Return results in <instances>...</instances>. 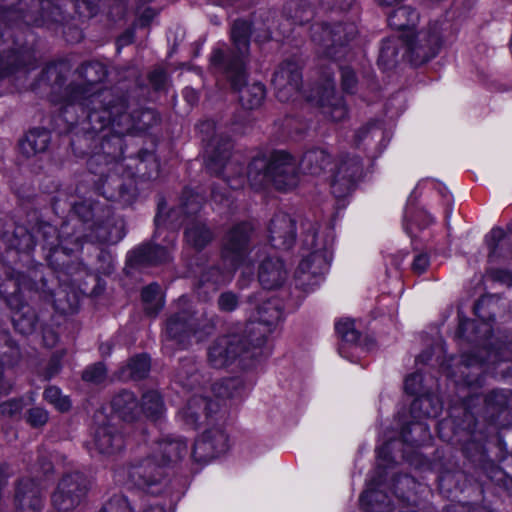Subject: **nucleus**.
<instances>
[{
	"instance_id": "obj_1",
	"label": "nucleus",
	"mask_w": 512,
	"mask_h": 512,
	"mask_svg": "<svg viewBox=\"0 0 512 512\" xmlns=\"http://www.w3.org/2000/svg\"><path fill=\"white\" fill-rule=\"evenodd\" d=\"M423 375L419 372L408 375L404 382L407 394L418 395L411 403L409 419L399 416L401 431L398 438H387L377 448L378 479H370L366 490L360 497L361 506L369 512H391L393 505L386 494V477L388 469L398 459H404L411 465L420 468L421 455L417 449L431 439L425 420L437 417L442 411V402L435 394L424 391Z\"/></svg>"
},
{
	"instance_id": "obj_2",
	"label": "nucleus",
	"mask_w": 512,
	"mask_h": 512,
	"mask_svg": "<svg viewBox=\"0 0 512 512\" xmlns=\"http://www.w3.org/2000/svg\"><path fill=\"white\" fill-rule=\"evenodd\" d=\"M202 140L207 142V153H211L207 160V168L223 177V181L232 189L242 188L246 182L254 189L273 186L278 191L287 192L294 189L299 183V172L295 159L287 152L278 150L270 157H256L248 166L247 175H243L239 156L229 157V145L222 146L217 139L216 124L213 120H206L198 125Z\"/></svg>"
},
{
	"instance_id": "obj_3",
	"label": "nucleus",
	"mask_w": 512,
	"mask_h": 512,
	"mask_svg": "<svg viewBox=\"0 0 512 512\" xmlns=\"http://www.w3.org/2000/svg\"><path fill=\"white\" fill-rule=\"evenodd\" d=\"M252 232L249 223H241L227 234L222 249V264L204 272L199 282V289L215 292L221 285L229 283L236 269L241 270V282L253 279L252 258H261L258 269V281L264 289H277L287 280L288 272L283 261L276 257L253 249L247 255L248 242Z\"/></svg>"
},
{
	"instance_id": "obj_4",
	"label": "nucleus",
	"mask_w": 512,
	"mask_h": 512,
	"mask_svg": "<svg viewBox=\"0 0 512 512\" xmlns=\"http://www.w3.org/2000/svg\"><path fill=\"white\" fill-rule=\"evenodd\" d=\"M255 311L245 325L243 335L228 334L217 338L208 349V361L214 368H224L238 358L255 359L269 352L267 342L283 317L278 299L250 298Z\"/></svg>"
},
{
	"instance_id": "obj_5",
	"label": "nucleus",
	"mask_w": 512,
	"mask_h": 512,
	"mask_svg": "<svg viewBox=\"0 0 512 512\" xmlns=\"http://www.w3.org/2000/svg\"><path fill=\"white\" fill-rule=\"evenodd\" d=\"M188 452L187 441L182 436H162L150 446L145 456L118 468L114 473V480L128 489L158 493L162 488L164 468L178 463Z\"/></svg>"
},
{
	"instance_id": "obj_6",
	"label": "nucleus",
	"mask_w": 512,
	"mask_h": 512,
	"mask_svg": "<svg viewBox=\"0 0 512 512\" xmlns=\"http://www.w3.org/2000/svg\"><path fill=\"white\" fill-rule=\"evenodd\" d=\"M251 25L246 20L234 21L231 38L236 54H231L224 43H219L210 56V67L214 73L223 75L233 90L239 93L243 107L254 109L259 107L265 97V88L260 82L245 83V57L248 53Z\"/></svg>"
},
{
	"instance_id": "obj_7",
	"label": "nucleus",
	"mask_w": 512,
	"mask_h": 512,
	"mask_svg": "<svg viewBox=\"0 0 512 512\" xmlns=\"http://www.w3.org/2000/svg\"><path fill=\"white\" fill-rule=\"evenodd\" d=\"M79 73L86 80V85L71 89L64 113L70 107L80 106L87 111V119L95 132H100L110 125L118 126L122 119L127 118L124 114V100L115 97L111 90L96 88V84L106 76L105 67L101 63L90 62L83 65Z\"/></svg>"
},
{
	"instance_id": "obj_8",
	"label": "nucleus",
	"mask_w": 512,
	"mask_h": 512,
	"mask_svg": "<svg viewBox=\"0 0 512 512\" xmlns=\"http://www.w3.org/2000/svg\"><path fill=\"white\" fill-rule=\"evenodd\" d=\"M335 242L334 229L311 221L302 223L300 262L295 271V285L304 293L314 292L328 271Z\"/></svg>"
},
{
	"instance_id": "obj_9",
	"label": "nucleus",
	"mask_w": 512,
	"mask_h": 512,
	"mask_svg": "<svg viewBox=\"0 0 512 512\" xmlns=\"http://www.w3.org/2000/svg\"><path fill=\"white\" fill-rule=\"evenodd\" d=\"M200 375L197 372L189 373L180 371L176 376V382L186 389L190 395L185 405L178 411V422L188 430H197L203 425H210L215 414L220 408V399L233 398L240 395L241 380L229 378L213 384L211 390L216 400L208 399L204 395V387L195 386Z\"/></svg>"
},
{
	"instance_id": "obj_10",
	"label": "nucleus",
	"mask_w": 512,
	"mask_h": 512,
	"mask_svg": "<svg viewBox=\"0 0 512 512\" xmlns=\"http://www.w3.org/2000/svg\"><path fill=\"white\" fill-rule=\"evenodd\" d=\"M299 165L303 173L323 176L324 179L329 180L332 193L337 198L349 194L361 174L358 159L341 157L333 163L325 148L306 151Z\"/></svg>"
},
{
	"instance_id": "obj_11",
	"label": "nucleus",
	"mask_w": 512,
	"mask_h": 512,
	"mask_svg": "<svg viewBox=\"0 0 512 512\" xmlns=\"http://www.w3.org/2000/svg\"><path fill=\"white\" fill-rule=\"evenodd\" d=\"M424 198L427 204L433 206V200L438 199L450 209L452 196L447 188L440 182L432 179H423L419 181L408 197L404 210V228L406 232L413 236L416 229H424L434 222V218L424 209L418 207V201Z\"/></svg>"
},
{
	"instance_id": "obj_12",
	"label": "nucleus",
	"mask_w": 512,
	"mask_h": 512,
	"mask_svg": "<svg viewBox=\"0 0 512 512\" xmlns=\"http://www.w3.org/2000/svg\"><path fill=\"white\" fill-rule=\"evenodd\" d=\"M444 25L447 26L446 23L435 22L417 32L402 33V57L413 65H421L434 58L451 35V32L446 33Z\"/></svg>"
},
{
	"instance_id": "obj_13",
	"label": "nucleus",
	"mask_w": 512,
	"mask_h": 512,
	"mask_svg": "<svg viewBox=\"0 0 512 512\" xmlns=\"http://www.w3.org/2000/svg\"><path fill=\"white\" fill-rule=\"evenodd\" d=\"M166 205L164 202L158 204V211L155 216L156 230L153 235L154 244H147L140 246L127 255V267L136 268L149 264H158L166 262L171 257L172 249L176 241V234L174 231H168L163 237L164 245L158 243L162 234L165 232L164 228L168 222H172L174 211L169 215L165 214Z\"/></svg>"
},
{
	"instance_id": "obj_14",
	"label": "nucleus",
	"mask_w": 512,
	"mask_h": 512,
	"mask_svg": "<svg viewBox=\"0 0 512 512\" xmlns=\"http://www.w3.org/2000/svg\"><path fill=\"white\" fill-rule=\"evenodd\" d=\"M111 408L113 413L124 421L138 420L141 415L157 421L163 417L165 411L162 398L157 391L146 392L140 406L132 392L123 391L113 398Z\"/></svg>"
},
{
	"instance_id": "obj_15",
	"label": "nucleus",
	"mask_w": 512,
	"mask_h": 512,
	"mask_svg": "<svg viewBox=\"0 0 512 512\" xmlns=\"http://www.w3.org/2000/svg\"><path fill=\"white\" fill-rule=\"evenodd\" d=\"M178 311L172 315L167 323L164 333V348L169 349L174 346L185 348L191 337L201 340L198 336L197 322L194 317L195 311L186 296L179 298L177 302Z\"/></svg>"
},
{
	"instance_id": "obj_16",
	"label": "nucleus",
	"mask_w": 512,
	"mask_h": 512,
	"mask_svg": "<svg viewBox=\"0 0 512 512\" xmlns=\"http://www.w3.org/2000/svg\"><path fill=\"white\" fill-rule=\"evenodd\" d=\"M357 34L355 24H338L334 28L328 25L313 24L312 40L323 46L324 53L333 60H339L345 51L344 43L352 40Z\"/></svg>"
},
{
	"instance_id": "obj_17",
	"label": "nucleus",
	"mask_w": 512,
	"mask_h": 512,
	"mask_svg": "<svg viewBox=\"0 0 512 512\" xmlns=\"http://www.w3.org/2000/svg\"><path fill=\"white\" fill-rule=\"evenodd\" d=\"M309 101L321 109V113L329 120L340 122L347 118L348 108L344 99L336 94L334 82L327 77L315 95L308 96Z\"/></svg>"
},
{
	"instance_id": "obj_18",
	"label": "nucleus",
	"mask_w": 512,
	"mask_h": 512,
	"mask_svg": "<svg viewBox=\"0 0 512 512\" xmlns=\"http://www.w3.org/2000/svg\"><path fill=\"white\" fill-rule=\"evenodd\" d=\"M86 491L87 484L82 474L77 472L67 475L52 496L53 505L59 511H69L80 503Z\"/></svg>"
},
{
	"instance_id": "obj_19",
	"label": "nucleus",
	"mask_w": 512,
	"mask_h": 512,
	"mask_svg": "<svg viewBox=\"0 0 512 512\" xmlns=\"http://www.w3.org/2000/svg\"><path fill=\"white\" fill-rule=\"evenodd\" d=\"M301 80L302 76L298 63L295 61L284 62L272 79L276 97L282 102L295 99L301 93Z\"/></svg>"
},
{
	"instance_id": "obj_20",
	"label": "nucleus",
	"mask_w": 512,
	"mask_h": 512,
	"mask_svg": "<svg viewBox=\"0 0 512 512\" xmlns=\"http://www.w3.org/2000/svg\"><path fill=\"white\" fill-rule=\"evenodd\" d=\"M228 449V437L219 427L206 429L195 441L191 456L197 462H206L218 457Z\"/></svg>"
},
{
	"instance_id": "obj_21",
	"label": "nucleus",
	"mask_w": 512,
	"mask_h": 512,
	"mask_svg": "<svg viewBox=\"0 0 512 512\" xmlns=\"http://www.w3.org/2000/svg\"><path fill=\"white\" fill-rule=\"evenodd\" d=\"M43 237L45 245L51 252L48 256L50 262H52L51 258L53 256L58 257L60 253L68 255L82 246V236L78 234V232L71 233L69 223H64L60 231H56V229L50 225H45L43 227Z\"/></svg>"
},
{
	"instance_id": "obj_22",
	"label": "nucleus",
	"mask_w": 512,
	"mask_h": 512,
	"mask_svg": "<svg viewBox=\"0 0 512 512\" xmlns=\"http://www.w3.org/2000/svg\"><path fill=\"white\" fill-rule=\"evenodd\" d=\"M125 446L122 433L114 425L107 423L94 429L86 447L91 454L112 455L121 451Z\"/></svg>"
},
{
	"instance_id": "obj_23",
	"label": "nucleus",
	"mask_w": 512,
	"mask_h": 512,
	"mask_svg": "<svg viewBox=\"0 0 512 512\" xmlns=\"http://www.w3.org/2000/svg\"><path fill=\"white\" fill-rule=\"evenodd\" d=\"M268 237L276 249H289L295 241L294 220L284 212H278L268 226Z\"/></svg>"
},
{
	"instance_id": "obj_24",
	"label": "nucleus",
	"mask_w": 512,
	"mask_h": 512,
	"mask_svg": "<svg viewBox=\"0 0 512 512\" xmlns=\"http://www.w3.org/2000/svg\"><path fill=\"white\" fill-rule=\"evenodd\" d=\"M149 158L153 159V166L155 172H143L147 168V159H135V158H121L106 156V165L109 166V171H114L116 174L122 177L134 176L136 173L141 174L142 177L151 179L157 176L158 164L156 163L153 155H149Z\"/></svg>"
},
{
	"instance_id": "obj_25",
	"label": "nucleus",
	"mask_w": 512,
	"mask_h": 512,
	"mask_svg": "<svg viewBox=\"0 0 512 512\" xmlns=\"http://www.w3.org/2000/svg\"><path fill=\"white\" fill-rule=\"evenodd\" d=\"M335 330L342 343L339 346V354L350 361H355V354H358L362 348L358 344L360 334L355 328L353 320L345 318L340 319L335 324Z\"/></svg>"
},
{
	"instance_id": "obj_26",
	"label": "nucleus",
	"mask_w": 512,
	"mask_h": 512,
	"mask_svg": "<svg viewBox=\"0 0 512 512\" xmlns=\"http://www.w3.org/2000/svg\"><path fill=\"white\" fill-rule=\"evenodd\" d=\"M15 499L20 512H38L42 499L38 486L33 480H22L16 489Z\"/></svg>"
},
{
	"instance_id": "obj_27",
	"label": "nucleus",
	"mask_w": 512,
	"mask_h": 512,
	"mask_svg": "<svg viewBox=\"0 0 512 512\" xmlns=\"http://www.w3.org/2000/svg\"><path fill=\"white\" fill-rule=\"evenodd\" d=\"M91 232L84 237L89 241L101 242L107 244H115L123 239L125 236L124 221L117 219L110 224H95L89 225Z\"/></svg>"
},
{
	"instance_id": "obj_28",
	"label": "nucleus",
	"mask_w": 512,
	"mask_h": 512,
	"mask_svg": "<svg viewBox=\"0 0 512 512\" xmlns=\"http://www.w3.org/2000/svg\"><path fill=\"white\" fill-rule=\"evenodd\" d=\"M50 142V134L45 129H31L20 141L19 147L22 154L27 157L45 151Z\"/></svg>"
},
{
	"instance_id": "obj_29",
	"label": "nucleus",
	"mask_w": 512,
	"mask_h": 512,
	"mask_svg": "<svg viewBox=\"0 0 512 512\" xmlns=\"http://www.w3.org/2000/svg\"><path fill=\"white\" fill-rule=\"evenodd\" d=\"M419 20V14L410 6L395 9L388 18L391 28L405 32L413 31Z\"/></svg>"
},
{
	"instance_id": "obj_30",
	"label": "nucleus",
	"mask_w": 512,
	"mask_h": 512,
	"mask_svg": "<svg viewBox=\"0 0 512 512\" xmlns=\"http://www.w3.org/2000/svg\"><path fill=\"white\" fill-rule=\"evenodd\" d=\"M34 7H41L42 10L46 9L50 5V0H30ZM19 5L17 12L21 14V17L27 24L35 23L39 25L37 19H32L28 13L23 11V6L28 5V0H0V21H6L11 18V14L14 11L11 10L15 4Z\"/></svg>"
},
{
	"instance_id": "obj_31",
	"label": "nucleus",
	"mask_w": 512,
	"mask_h": 512,
	"mask_svg": "<svg viewBox=\"0 0 512 512\" xmlns=\"http://www.w3.org/2000/svg\"><path fill=\"white\" fill-rule=\"evenodd\" d=\"M79 305V293L76 289L61 285L53 295V306L62 314L74 313Z\"/></svg>"
},
{
	"instance_id": "obj_32",
	"label": "nucleus",
	"mask_w": 512,
	"mask_h": 512,
	"mask_svg": "<svg viewBox=\"0 0 512 512\" xmlns=\"http://www.w3.org/2000/svg\"><path fill=\"white\" fill-rule=\"evenodd\" d=\"M212 239L211 231L196 218L189 220L185 230L186 243L195 249L203 248Z\"/></svg>"
},
{
	"instance_id": "obj_33",
	"label": "nucleus",
	"mask_w": 512,
	"mask_h": 512,
	"mask_svg": "<svg viewBox=\"0 0 512 512\" xmlns=\"http://www.w3.org/2000/svg\"><path fill=\"white\" fill-rule=\"evenodd\" d=\"M20 356V350L17 346L6 343L0 351V393L8 394L11 392L13 384L10 380L4 378V368L12 366Z\"/></svg>"
},
{
	"instance_id": "obj_34",
	"label": "nucleus",
	"mask_w": 512,
	"mask_h": 512,
	"mask_svg": "<svg viewBox=\"0 0 512 512\" xmlns=\"http://www.w3.org/2000/svg\"><path fill=\"white\" fill-rule=\"evenodd\" d=\"M12 322L15 329L23 334H33L36 327V315L29 305L22 304L12 315Z\"/></svg>"
},
{
	"instance_id": "obj_35",
	"label": "nucleus",
	"mask_w": 512,
	"mask_h": 512,
	"mask_svg": "<svg viewBox=\"0 0 512 512\" xmlns=\"http://www.w3.org/2000/svg\"><path fill=\"white\" fill-rule=\"evenodd\" d=\"M399 46H401V36L398 38H388L382 43L378 58V65L383 70H389L398 63Z\"/></svg>"
},
{
	"instance_id": "obj_36",
	"label": "nucleus",
	"mask_w": 512,
	"mask_h": 512,
	"mask_svg": "<svg viewBox=\"0 0 512 512\" xmlns=\"http://www.w3.org/2000/svg\"><path fill=\"white\" fill-rule=\"evenodd\" d=\"M150 369V359L142 354L131 358L126 367L120 370V380L141 379L145 377Z\"/></svg>"
},
{
	"instance_id": "obj_37",
	"label": "nucleus",
	"mask_w": 512,
	"mask_h": 512,
	"mask_svg": "<svg viewBox=\"0 0 512 512\" xmlns=\"http://www.w3.org/2000/svg\"><path fill=\"white\" fill-rule=\"evenodd\" d=\"M509 239L510 237L503 229L499 227L493 228L485 237V243L489 250V258L495 259L502 256L508 245Z\"/></svg>"
},
{
	"instance_id": "obj_38",
	"label": "nucleus",
	"mask_w": 512,
	"mask_h": 512,
	"mask_svg": "<svg viewBox=\"0 0 512 512\" xmlns=\"http://www.w3.org/2000/svg\"><path fill=\"white\" fill-rule=\"evenodd\" d=\"M142 301L145 310L150 315L157 314L164 305L163 294L160 286L156 283L150 284L142 290Z\"/></svg>"
},
{
	"instance_id": "obj_39",
	"label": "nucleus",
	"mask_w": 512,
	"mask_h": 512,
	"mask_svg": "<svg viewBox=\"0 0 512 512\" xmlns=\"http://www.w3.org/2000/svg\"><path fill=\"white\" fill-rule=\"evenodd\" d=\"M384 139L385 130L382 123L376 122L361 128L355 136V143L356 145H360L364 142L370 144V142L373 141L377 144H382Z\"/></svg>"
},
{
	"instance_id": "obj_40",
	"label": "nucleus",
	"mask_w": 512,
	"mask_h": 512,
	"mask_svg": "<svg viewBox=\"0 0 512 512\" xmlns=\"http://www.w3.org/2000/svg\"><path fill=\"white\" fill-rule=\"evenodd\" d=\"M44 399L61 412H65L71 407L70 399L63 395L61 390L55 386H50L45 389Z\"/></svg>"
},
{
	"instance_id": "obj_41",
	"label": "nucleus",
	"mask_w": 512,
	"mask_h": 512,
	"mask_svg": "<svg viewBox=\"0 0 512 512\" xmlns=\"http://www.w3.org/2000/svg\"><path fill=\"white\" fill-rule=\"evenodd\" d=\"M99 512H134L130 502L124 495H114Z\"/></svg>"
},
{
	"instance_id": "obj_42",
	"label": "nucleus",
	"mask_w": 512,
	"mask_h": 512,
	"mask_svg": "<svg viewBox=\"0 0 512 512\" xmlns=\"http://www.w3.org/2000/svg\"><path fill=\"white\" fill-rule=\"evenodd\" d=\"M416 485V482L414 480V478L408 476V475H403V476H397V477H393L392 479V486L394 487L395 489V495L398 499H401V500H405V499H409V495H406V493L404 492V488H408V489H411V488H414Z\"/></svg>"
},
{
	"instance_id": "obj_43",
	"label": "nucleus",
	"mask_w": 512,
	"mask_h": 512,
	"mask_svg": "<svg viewBox=\"0 0 512 512\" xmlns=\"http://www.w3.org/2000/svg\"><path fill=\"white\" fill-rule=\"evenodd\" d=\"M73 212L79 216L83 225H87L90 220L95 216L96 206L85 200L83 203H73Z\"/></svg>"
},
{
	"instance_id": "obj_44",
	"label": "nucleus",
	"mask_w": 512,
	"mask_h": 512,
	"mask_svg": "<svg viewBox=\"0 0 512 512\" xmlns=\"http://www.w3.org/2000/svg\"><path fill=\"white\" fill-rule=\"evenodd\" d=\"M23 407V398L10 399L0 404V413L3 417L13 418L21 413Z\"/></svg>"
},
{
	"instance_id": "obj_45",
	"label": "nucleus",
	"mask_w": 512,
	"mask_h": 512,
	"mask_svg": "<svg viewBox=\"0 0 512 512\" xmlns=\"http://www.w3.org/2000/svg\"><path fill=\"white\" fill-rule=\"evenodd\" d=\"M106 376V369L102 363L88 367L83 373V379L90 383H101Z\"/></svg>"
},
{
	"instance_id": "obj_46",
	"label": "nucleus",
	"mask_w": 512,
	"mask_h": 512,
	"mask_svg": "<svg viewBox=\"0 0 512 512\" xmlns=\"http://www.w3.org/2000/svg\"><path fill=\"white\" fill-rule=\"evenodd\" d=\"M136 14L137 19L135 25L144 27L147 26L157 15V10L150 6H146V3H141L137 8Z\"/></svg>"
},
{
	"instance_id": "obj_47",
	"label": "nucleus",
	"mask_w": 512,
	"mask_h": 512,
	"mask_svg": "<svg viewBox=\"0 0 512 512\" xmlns=\"http://www.w3.org/2000/svg\"><path fill=\"white\" fill-rule=\"evenodd\" d=\"M109 180H112L113 182H118V185H120L119 180L115 181L111 175H108L105 179V183H108ZM101 190V194L108 200H117L120 202H123L124 204H127L130 202V199L126 195V191L121 187L118 193L112 192L109 190L106 185H103L101 188H98Z\"/></svg>"
},
{
	"instance_id": "obj_48",
	"label": "nucleus",
	"mask_w": 512,
	"mask_h": 512,
	"mask_svg": "<svg viewBox=\"0 0 512 512\" xmlns=\"http://www.w3.org/2000/svg\"><path fill=\"white\" fill-rule=\"evenodd\" d=\"M48 421V412L43 408H32L28 411L27 422L33 427L43 426Z\"/></svg>"
},
{
	"instance_id": "obj_49",
	"label": "nucleus",
	"mask_w": 512,
	"mask_h": 512,
	"mask_svg": "<svg viewBox=\"0 0 512 512\" xmlns=\"http://www.w3.org/2000/svg\"><path fill=\"white\" fill-rule=\"evenodd\" d=\"M201 199L202 198L199 195L194 194L191 191H185L183 209L185 210L187 217L199 210L201 206Z\"/></svg>"
},
{
	"instance_id": "obj_50",
	"label": "nucleus",
	"mask_w": 512,
	"mask_h": 512,
	"mask_svg": "<svg viewBox=\"0 0 512 512\" xmlns=\"http://www.w3.org/2000/svg\"><path fill=\"white\" fill-rule=\"evenodd\" d=\"M15 285L17 286V292L8 299V304L11 307L14 306V301L18 300L26 290H33L36 284L26 277H20L16 280Z\"/></svg>"
},
{
	"instance_id": "obj_51",
	"label": "nucleus",
	"mask_w": 512,
	"mask_h": 512,
	"mask_svg": "<svg viewBox=\"0 0 512 512\" xmlns=\"http://www.w3.org/2000/svg\"><path fill=\"white\" fill-rule=\"evenodd\" d=\"M430 265V258L427 253L418 252L415 254L412 262V270L416 274H422L426 272Z\"/></svg>"
},
{
	"instance_id": "obj_52",
	"label": "nucleus",
	"mask_w": 512,
	"mask_h": 512,
	"mask_svg": "<svg viewBox=\"0 0 512 512\" xmlns=\"http://www.w3.org/2000/svg\"><path fill=\"white\" fill-rule=\"evenodd\" d=\"M341 78L343 89L348 93H352L357 83L354 72L350 68L343 67L341 68Z\"/></svg>"
},
{
	"instance_id": "obj_53",
	"label": "nucleus",
	"mask_w": 512,
	"mask_h": 512,
	"mask_svg": "<svg viewBox=\"0 0 512 512\" xmlns=\"http://www.w3.org/2000/svg\"><path fill=\"white\" fill-rule=\"evenodd\" d=\"M218 304L222 311H232L236 308L238 300L235 294L226 292L221 294L218 300Z\"/></svg>"
},
{
	"instance_id": "obj_54",
	"label": "nucleus",
	"mask_w": 512,
	"mask_h": 512,
	"mask_svg": "<svg viewBox=\"0 0 512 512\" xmlns=\"http://www.w3.org/2000/svg\"><path fill=\"white\" fill-rule=\"evenodd\" d=\"M7 60L0 57V77H4L14 71V68L11 66V61L16 59L15 52H9L7 55Z\"/></svg>"
},
{
	"instance_id": "obj_55",
	"label": "nucleus",
	"mask_w": 512,
	"mask_h": 512,
	"mask_svg": "<svg viewBox=\"0 0 512 512\" xmlns=\"http://www.w3.org/2000/svg\"><path fill=\"white\" fill-rule=\"evenodd\" d=\"M42 340L45 346L53 347L58 340V336L52 329L45 328L42 333Z\"/></svg>"
},
{
	"instance_id": "obj_56",
	"label": "nucleus",
	"mask_w": 512,
	"mask_h": 512,
	"mask_svg": "<svg viewBox=\"0 0 512 512\" xmlns=\"http://www.w3.org/2000/svg\"><path fill=\"white\" fill-rule=\"evenodd\" d=\"M77 9L79 10L80 14L84 16H93L96 13L95 8L90 7L86 0H79L77 3Z\"/></svg>"
},
{
	"instance_id": "obj_57",
	"label": "nucleus",
	"mask_w": 512,
	"mask_h": 512,
	"mask_svg": "<svg viewBox=\"0 0 512 512\" xmlns=\"http://www.w3.org/2000/svg\"><path fill=\"white\" fill-rule=\"evenodd\" d=\"M151 82L156 86V88H160L165 81V74L162 71H154L151 74Z\"/></svg>"
},
{
	"instance_id": "obj_58",
	"label": "nucleus",
	"mask_w": 512,
	"mask_h": 512,
	"mask_svg": "<svg viewBox=\"0 0 512 512\" xmlns=\"http://www.w3.org/2000/svg\"><path fill=\"white\" fill-rule=\"evenodd\" d=\"M212 200L215 203L223 204L224 202H226L227 205H229V196L221 194L216 189H214L213 192H212Z\"/></svg>"
},
{
	"instance_id": "obj_59",
	"label": "nucleus",
	"mask_w": 512,
	"mask_h": 512,
	"mask_svg": "<svg viewBox=\"0 0 512 512\" xmlns=\"http://www.w3.org/2000/svg\"><path fill=\"white\" fill-rule=\"evenodd\" d=\"M183 94L189 103H194L197 100L196 92L192 88H185Z\"/></svg>"
},
{
	"instance_id": "obj_60",
	"label": "nucleus",
	"mask_w": 512,
	"mask_h": 512,
	"mask_svg": "<svg viewBox=\"0 0 512 512\" xmlns=\"http://www.w3.org/2000/svg\"><path fill=\"white\" fill-rule=\"evenodd\" d=\"M59 370V360H52L51 367L49 368L47 372V377L51 378L53 375H55Z\"/></svg>"
},
{
	"instance_id": "obj_61",
	"label": "nucleus",
	"mask_w": 512,
	"mask_h": 512,
	"mask_svg": "<svg viewBox=\"0 0 512 512\" xmlns=\"http://www.w3.org/2000/svg\"><path fill=\"white\" fill-rule=\"evenodd\" d=\"M480 364H481V363H480L478 360H473V361H471V360H468V359H466V358H462V360H461V365H462V367H463V368H465V369H466V368H468V367H470V366H472V367H476L477 365H480Z\"/></svg>"
},
{
	"instance_id": "obj_62",
	"label": "nucleus",
	"mask_w": 512,
	"mask_h": 512,
	"mask_svg": "<svg viewBox=\"0 0 512 512\" xmlns=\"http://www.w3.org/2000/svg\"><path fill=\"white\" fill-rule=\"evenodd\" d=\"M353 0H335V5L338 6L341 10L348 8Z\"/></svg>"
},
{
	"instance_id": "obj_63",
	"label": "nucleus",
	"mask_w": 512,
	"mask_h": 512,
	"mask_svg": "<svg viewBox=\"0 0 512 512\" xmlns=\"http://www.w3.org/2000/svg\"><path fill=\"white\" fill-rule=\"evenodd\" d=\"M377 4L381 6H393L401 2L402 0H375Z\"/></svg>"
},
{
	"instance_id": "obj_64",
	"label": "nucleus",
	"mask_w": 512,
	"mask_h": 512,
	"mask_svg": "<svg viewBox=\"0 0 512 512\" xmlns=\"http://www.w3.org/2000/svg\"><path fill=\"white\" fill-rule=\"evenodd\" d=\"M443 373H445V375L449 378L455 377L454 373L450 371L448 367H443Z\"/></svg>"
}]
</instances>
